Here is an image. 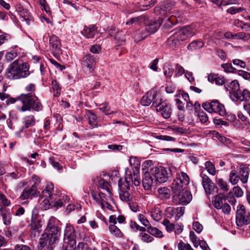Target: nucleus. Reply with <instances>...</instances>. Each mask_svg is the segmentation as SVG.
<instances>
[{"instance_id":"0eeeda50","label":"nucleus","mask_w":250,"mask_h":250,"mask_svg":"<svg viewBox=\"0 0 250 250\" xmlns=\"http://www.w3.org/2000/svg\"><path fill=\"white\" fill-rule=\"evenodd\" d=\"M235 220L237 226L240 227L250 223V212L244 206L239 205L237 206Z\"/></svg>"},{"instance_id":"c85d7f7f","label":"nucleus","mask_w":250,"mask_h":250,"mask_svg":"<svg viewBox=\"0 0 250 250\" xmlns=\"http://www.w3.org/2000/svg\"><path fill=\"white\" fill-rule=\"evenodd\" d=\"M149 213L152 218L156 221H159L162 218V211L158 207L152 208L150 209Z\"/></svg>"},{"instance_id":"a878e982","label":"nucleus","mask_w":250,"mask_h":250,"mask_svg":"<svg viewBox=\"0 0 250 250\" xmlns=\"http://www.w3.org/2000/svg\"><path fill=\"white\" fill-rule=\"evenodd\" d=\"M22 123L24 128H28L34 126L36 124V119L33 115H28L22 119Z\"/></svg>"},{"instance_id":"4468645a","label":"nucleus","mask_w":250,"mask_h":250,"mask_svg":"<svg viewBox=\"0 0 250 250\" xmlns=\"http://www.w3.org/2000/svg\"><path fill=\"white\" fill-rule=\"evenodd\" d=\"M82 65L83 70L87 74L91 73L95 68L96 60L94 56L91 54L85 55L83 59Z\"/></svg>"},{"instance_id":"1a4fd4ad","label":"nucleus","mask_w":250,"mask_h":250,"mask_svg":"<svg viewBox=\"0 0 250 250\" xmlns=\"http://www.w3.org/2000/svg\"><path fill=\"white\" fill-rule=\"evenodd\" d=\"M163 23V20L162 18H158L157 20L152 19L147 23L145 21L144 22L146 24L145 31L143 32L140 39L138 41L144 40L148 35L156 32Z\"/></svg>"},{"instance_id":"b1692460","label":"nucleus","mask_w":250,"mask_h":250,"mask_svg":"<svg viewBox=\"0 0 250 250\" xmlns=\"http://www.w3.org/2000/svg\"><path fill=\"white\" fill-rule=\"evenodd\" d=\"M97 33V27L94 25L85 26L82 31V34L87 38H93Z\"/></svg>"},{"instance_id":"58836bf2","label":"nucleus","mask_w":250,"mask_h":250,"mask_svg":"<svg viewBox=\"0 0 250 250\" xmlns=\"http://www.w3.org/2000/svg\"><path fill=\"white\" fill-rule=\"evenodd\" d=\"M204 43L202 41L192 42L188 46V49L189 50H197L202 48Z\"/></svg>"},{"instance_id":"49530a36","label":"nucleus","mask_w":250,"mask_h":250,"mask_svg":"<svg viewBox=\"0 0 250 250\" xmlns=\"http://www.w3.org/2000/svg\"><path fill=\"white\" fill-rule=\"evenodd\" d=\"M98 185L101 188L106 189L107 191V192H108L109 195L110 196H111L112 193L109 190V186H109V183L105 181L104 179H100L99 181Z\"/></svg>"},{"instance_id":"6e6d98bb","label":"nucleus","mask_w":250,"mask_h":250,"mask_svg":"<svg viewBox=\"0 0 250 250\" xmlns=\"http://www.w3.org/2000/svg\"><path fill=\"white\" fill-rule=\"evenodd\" d=\"M221 67L224 69V71L227 73H233L236 71L235 68L229 63L222 64Z\"/></svg>"},{"instance_id":"423d86ee","label":"nucleus","mask_w":250,"mask_h":250,"mask_svg":"<svg viewBox=\"0 0 250 250\" xmlns=\"http://www.w3.org/2000/svg\"><path fill=\"white\" fill-rule=\"evenodd\" d=\"M173 173H176V178L171 186L173 192L180 191L183 188H186L190 182L188 175L183 171H179L177 169Z\"/></svg>"},{"instance_id":"4be33fe9","label":"nucleus","mask_w":250,"mask_h":250,"mask_svg":"<svg viewBox=\"0 0 250 250\" xmlns=\"http://www.w3.org/2000/svg\"><path fill=\"white\" fill-rule=\"evenodd\" d=\"M91 194L96 203L100 205L102 208H104V202L107 200L105 194L102 192H98L94 190H91Z\"/></svg>"},{"instance_id":"79ce46f5","label":"nucleus","mask_w":250,"mask_h":250,"mask_svg":"<svg viewBox=\"0 0 250 250\" xmlns=\"http://www.w3.org/2000/svg\"><path fill=\"white\" fill-rule=\"evenodd\" d=\"M114 39L117 41L119 45L123 44L125 41V34L122 32V31H121L119 30H118L117 32L116 33Z\"/></svg>"},{"instance_id":"473e14b6","label":"nucleus","mask_w":250,"mask_h":250,"mask_svg":"<svg viewBox=\"0 0 250 250\" xmlns=\"http://www.w3.org/2000/svg\"><path fill=\"white\" fill-rule=\"evenodd\" d=\"M239 90V84L237 81H232L229 83V88H227V91H229L230 98L231 94L233 93V92L237 93Z\"/></svg>"},{"instance_id":"cd10ccee","label":"nucleus","mask_w":250,"mask_h":250,"mask_svg":"<svg viewBox=\"0 0 250 250\" xmlns=\"http://www.w3.org/2000/svg\"><path fill=\"white\" fill-rule=\"evenodd\" d=\"M148 17L146 15H143L137 17L131 18L128 21L126 22V25H140L147 21Z\"/></svg>"},{"instance_id":"09e8293b","label":"nucleus","mask_w":250,"mask_h":250,"mask_svg":"<svg viewBox=\"0 0 250 250\" xmlns=\"http://www.w3.org/2000/svg\"><path fill=\"white\" fill-rule=\"evenodd\" d=\"M130 227L133 231H137L138 230L145 232L146 231V229L145 227H141L137 223L134 221H130Z\"/></svg>"},{"instance_id":"f8f14e48","label":"nucleus","mask_w":250,"mask_h":250,"mask_svg":"<svg viewBox=\"0 0 250 250\" xmlns=\"http://www.w3.org/2000/svg\"><path fill=\"white\" fill-rule=\"evenodd\" d=\"M183 188L181 190L176 191L174 195L173 196V202L176 204H187L191 200V195L188 191L184 190Z\"/></svg>"},{"instance_id":"c756f323","label":"nucleus","mask_w":250,"mask_h":250,"mask_svg":"<svg viewBox=\"0 0 250 250\" xmlns=\"http://www.w3.org/2000/svg\"><path fill=\"white\" fill-rule=\"evenodd\" d=\"M208 78L209 82L212 83H215L217 85H223L225 82L224 77L213 73L209 74Z\"/></svg>"},{"instance_id":"ddd939ff","label":"nucleus","mask_w":250,"mask_h":250,"mask_svg":"<svg viewBox=\"0 0 250 250\" xmlns=\"http://www.w3.org/2000/svg\"><path fill=\"white\" fill-rule=\"evenodd\" d=\"M161 95L155 89L148 91L142 98L141 103L144 106H148L152 103V106L154 108L153 103L160 100Z\"/></svg>"},{"instance_id":"5fc2aeb1","label":"nucleus","mask_w":250,"mask_h":250,"mask_svg":"<svg viewBox=\"0 0 250 250\" xmlns=\"http://www.w3.org/2000/svg\"><path fill=\"white\" fill-rule=\"evenodd\" d=\"M42 225L41 224L40 220H36L32 215L31 219V226L32 229L38 230L39 229Z\"/></svg>"},{"instance_id":"3c124183","label":"nucleus","mask_w":250,"mask_h":250,"mask_svg":"<svg viewBox=\"0 0 250 250\" xmlns=\"http://www.w3.org/2000/svg\"><path fill=\"white\" fill-rule=\"evenodd\" d=\"M162 224L166 227L167 230L168 232L173 231L175 228V225L171 223L167 219H165L163 220Z\"/></svg>"},{"instance_id":"a19ab883","label":"nucleus","mask_w":250,"mask_h":250,"mask_svg":"<svg viewBox=\"0 0 250 250\" xmlns=\"http://www.w3.org/2000/svg\"><path fill=\"white\" fill-rule=\"evenodd\" d=\"M147 230L149 234L155 236V237H162L163 236L162 232L156 228L148 227Z\"/></svg>"},{"instance_id":"2eb2a0df","label":"nucleus","mask_w":250,"mask_h":250,"mask_svg":"<svg viewBox=\"0 0 250 250\" xmlns=\"http://www.w3.org/2000/svg\"><path fill=\"white\" fill-rule=\"evenodd\" d=\"M40 192L38 190L37 186L35 184L30 188H25L20 195V198L21 200L31 199L33 197L38 196Z\"/></svg>"},{"instance_id":"a18cd8bd","label":"nucleus","mask_w":250,"mask_h":250,"mask_svg":"<svg viewBox=\"0 0 250 250\" xmlns=\"http://www.w3.org/2000/svg\"><path fill=\"white\" fill-rule=\"evenodd\" d=\"M11 205L10 201L0 191V207H9Z\"/></svg>"},{"instance_id":"6e6552de","label":"nucleus","mask_w":250,"mask_h":250,"mask_svg":"<svg viewBox=\"0 0 250 250\" xmlns=\"http://www.w3.org/2000/svg\"><path fill=\"white\" fill-rule=\"evenodd\" d=\"M175 170H176L175 167H171L168 169L162 167H156L154 173L155 181L159 183L167 182Z\"/></svg>"},{"instance_id":"7ed1b4c3","label":"nucleus","mask_w":250,"mask_h":250,"mask_svg":"<svg viewBox=\"0 0 250 250\" xmlns=\"http://www.w3.org/2000/svg\"><path fill=\"white\" fill-rule=\"evenodd\" d=\"M29 69L28 63H20L18 61H15L7 68L6 76L11 80L24 78L30 74Z\"/></svg>"},{"instance_id":"a211bd4d","label":"nucleus","mask_w":250,"mask_h":250,"mask_svg":"<svg viewBox=\"0 0 250 250\" xmlns=\"http://www.w3.org/2000/svg\"><path fill=\"white\" fill-rule=\"evenodd\" d=\"M202 184L207 194L212 193L214 184L208 176L204 175L202 177Z\"/></svg>"},{"instance_id":"69168bd1","label":"nucleus","mask_w":250,"mask_h":250,"mask_svg":"<svg viewBox=\"0 0 250 250\" xmlns=\"http://www.w3.org/2000/svg\"><path fill=\"white\" fill-rule=\"evenodd\" d=\"M234 65L238 67L244 68L246 67V63L245 62L239 59H234L232 61Z\"/></svg>"},{"instance_id":"c03bdc74","label":"nucleus","mask_w":250,"mask_h":250,"mask_svg":"<svg viewBox=\"0 0 250 250\" xmlns=\"http://www.w3.org/2000/svg\"><path fill=\"white\" fill-rule=\"evenodd\" d=\"M205 167L209 174L212 175H214L216 174L215 166L211 162H206L205 164Z\"/></svg>"},{"instance_id":"ea45409f","label":"nucleus","mask_w":250,"mask_h":250,"mask_svg":"<svg viewBox=\"0 0 250 250\" xmlns=\"http://www.w3.org/2000/svg\"><path fill=\"white\" fill-rule=\"evenodd\" d=\"M18 120V116L14 111H11L9 113V118L7 120V124L10 129L13 128V121H16Z\"/></svg>"},{"instance_id":"72a5a7b5","label":"nucleus","mask_w":250,"mask_h":250,"mask_svg":"<svg viewBox=\"0 0 250 250\" xmlns=\"http://www.w3.org/2000/svg\"><path fill=\"white\" fill-rule=\"evenodd\" d=\"M216 183L224 192H227L229 191V187L226 181L222 178H216Z\"/></svg>"},{"instance_id":"680f3d73","label":"nucleus","mask_w":250,"mask_h":250,"mask_svg":"<svg viewBox=\"0 0 250 250\" xmlns=\"http://www.w3.org/2000/svg\"><path fill=\"white\" fill-rule=\"evenodd\" d=\"M237 116L240 120L244 122V125L248 126V128H249L250 126V122L248 118L241 112H239Z\"/></svg>"},{"instance_id":"c9c22d12","label":"nucleus","mask_w":250,"mask_h":250,"mask_svg":"<svg viewBox=\"0 0 250 250\" xmlns=\"http://www.w3.org/2000/svg\"><path fill=\"white\" fill-rule=\"evenodd\" d=\"M229 181L230 183L234 185L239 181L238 172L235 170H232L229 174Z\"/></svg>"},{"instance_id":"052dcab7","label":"nucleus","mask_w":250,"mask_h":250,"mask_svg":"<svg viewBox=\"0 0 250 250\" xmlns=\"http://www.w3.org/2000/svg\"><path fill=\"white\" fill-rule=\"evenodd\" d=\"M48 243H49V240L47 237V235H46V236H45V235H42V237L40 239V247L41 248H43L45 246H47Z\"/></svg>"},{"instance_id":"412c9836","label":"nucleus","mask_w":250,"mask_h":250,"mask_svg":"<svg viewBox=\"0 0 250 250\" xmlns=\"http://www.w3.org/2000/svg\"><path fill=\"white\" fill-rule=\"evenodd\" d=\"M50 47L54 53H59L61 50V42L59 38L55 35H52L49 39Z\"/></svg>"},{"instance_id":"f704fd0d","label":"nucleus","mask_w":250,"mask_h":250,"mask_svg":"<svg viewBox=\"0 0 250 250\" xmlns=\"http://www.w3.org/2000/svg\"><path fill=\"white\" fill-rule=\"evenodd\" d=\"M109 230L110 233L117 237L121 238L123 236V233L120 229L114 224L109 226Z\"/></svg>"},{"instance_id":"bb28decb","label":"nucleus","mask_w":250,"mask_h":250,"mask_svg":"<svg viewBox=\"0 0 250 250\" xmlns=\"http://www.w3.org/2000/svg\"><path fill=\"white\" fill-rule=\"evenodd\" d=\"M212 112L217 113L221 116H224L225 115L226 111L224 106L218 101H212Z\"/></svg>"},{"instance_id":"393cba45","label":"nucleus","mask_w":250,"mask_h":250,"mask_svg":"<svg viewBox=\"0 0 250 250\" xmlns=\"http://www.w3.org/2000/svg\"><path fill=\"white\" fill-rule=\"evenodd\" d=\"M153 183V180L150 174L148 172H145L142 180L144 188L146 190H150Z\"/></svg>"},{"instance_id":"4c0bfd02","label":"nucleus","mask_w":250,"mask_h":250,"mask_svg":"<svg viewBox=\"0 0 250 250\" xmlns=\"http://www.w3.org/2000/svg\"><path fill=\"white\" fill-rule=\"evenodd\" d=\"M51 86L53 90L54 96L55 97L60 96L61 92V87L56 80H54L52 81Z\"/></svg>"},{"instance_id":"20e7f679","label":"nucleus","mask_w":250,"mask_h":250,"mask_svg":"<svg viewBox=\"0 0 250 250\" xmlns=\"http://www.w3.org/2000/svg\"><path fill=\"white\" fill-rule=\"evenodd\" d=\"M17 100L22 103V105L20 110L21 112L30 111L31 110L39 111L42 109V104L35 94H21L18 97Z\"/></svg>"},{"instance_id":"2f4dec72","label":"nucleus","mask_w":250,"mask_h":250,"mask_svg":"<svg viewBox=\"0 0 250 250\" xmlns=\"http://www.w3.org/2000/svg\"><path fill=\"white\" fill-rule=\"evenodd\" d=\"M54 196L52 198L44 197L41 201V205L42 207L45 210L53 207V203L54 201Z\"/></svg>"},{"instance_id":"f257e3e1","label":"nucleus","mask_w":250,"mask_h":250,"mask_svg":"<svg viewBox=\"0 0 250 250\" xmlns=\"http://www.w3.org/2000/svg\"><path fill=\"white\" fill-rule=\"evenodd\" d=\"M140 183V178L138 171H133L128 175L126 174L124 182H123L120 179L118 180V186L119 196L121 200L126 202H130L133 198L131 194V186L134 185L135 186H138Z\"/></svg>"},{"instance_id":"dca6fc26","label":"nucleus","mask_w":250,"mask_h":250,"mask_svg":"<svg viewBox=\"0 0 250 250\" xmlns=\"http://www.w3.org/2000/svg\"><path fill=\"white\" fill-rule=\"evenodd\" d=\"M76 234L74 227L70 225H67L64 230V243H76Z\"/></svg>"},{"instance_id":"4d7b16f0","label":"nucleus","mask_w":250,"mask_h":250,"mask_svg":"<svg viewBox=\"0 0 250 250\" xmlns=\"http://www.w3.org/2000/svg\"><path fill=\"white\" fill-rule=\"evenodd\" d=\"M178 250H194L191 246L188 243H185L182 241L178 244Z\"/></svg>"},{"instance_id":"37998d69","label":"nucleus","mask_w":250,"mask_h":250,"mask_svg":"<svg viewBox=\"0 0 250 250\" xmlns=\"http://www.w3.org/2000/svg\"><path fill=\"white\" fill-rule=\"evenodd\" d=\"M215 137L219 140L220 142L224 144L225 145H229L231 143V140L223 136H222L218 132H215Z\"/></svg>"},{"instance_id":"7c9ffc66","label":"nucleus","mask_w":250,"mask_h":250,"mask_svg":"<svg viewBox=\"0 0 250 250\" xmlns=\"http://www.w3.org/2000/svg\"><path fill=\"white\" fill-rule=\"evenodd\" d=\"M162 19L163 22H164V27L165 28H170L177 22L176 18L173 16L169 17L166 16L165 18Z\"/></svg>"},{"instance_id":"e2e57ef3","label":"nucleus","mask_w":250,"mask_h":250,"mask_svg":"<svg viewBox=\"0 0 250 250\" xmlns=\"http://www.w3.org/2000/svg\"><path fill=\"white\" fill-rule=\"evenodd\" d=\"M185 73L184 68L179 64H176L175 65V77H179L181 76Z\"/></svg>"},{"instance_id":"9d476101","label":"nucleus","mask_w":250,"mask_h":250,"mask_svg":"<svg viewBox=\"0 0 250 250\" xmlns=\"http://www.w3.org/2000/svg\"><path fill=\"white\" fill-rule=\"evenodd\" d=\"M226 196L223 194L217 195L212 201L213 205L217 209H222V212L229 214L231 210L230 205L226 202Z\"/></svg>"},{"instance_id":"de8ad7c7","label":"nucleus","mask_w":250,"mask_h":250,"mask_svg":"<svg viewBox=\"0 0 250 250\" xmlns=\"http://www.w3.org/2000/svg\"><path fill=\"white\" fill-rule=\"evenodd\" d=\"M250 38V35L249 33H246L244 32H240L237 34H234L233 36V39L239 40L241 39L244 41H247Z\"/></svg>"},{"instance_id":"603ef678","label":"nucleus","mask_w":250,"mask_h":250,"mask_svg":"<svg viewBox=\"0 0 250 250\" xmlns=\"http://www.w3.org/2000/svg\"><path fill=\"white\" fill-rule=\"evenodd\" d=\"M139 236L141 238V240L144 242L146 243L151 242L153 239V238L149 235V234L145 233L144 232H142L140 233Z\"/></svg>"},{"instance_id":"9b49d317","label":"nucleus","mask_w":250,"mask_h":250,"mask_svg":"<svg viewBox=\"0 0 250 250\" xmlns=\"http://www.w3.org/2000/svg\"><path fill=\"white\" fill-rule=\"evenodd\" d=\"M153 104L156 111L160 112L164 118L167 119L170 117L172 112L171 105L167 101H163L161 97L160 101L153 103Z\"/></svg>"},{"instance_id":"774afa93","label":"nucleus","mask_w":250,"mask_h":250,"mask_svg":"<svg viewBox=\"0 0 250 250\" xmlns=\"http://www.w3.org/2000/svg\"><path fill=\"white\" fill-rule=\"evenodd\" d=\"M233 192L235 196L237 197H242L243 195V191L242 188L238 186L233 188Z\"/></svg>"},{"instance_id":"13d9d810","label":"nucleus","mask_w":250,"mask_h":250,"mask_svg":"<svg viewBox=\"0 0 250 250\" xmlns=\"http://www.w3.org/2000/svg\"><path fill=\"white\" fill-rule=\"evenodd\" d=\"M245 11V9L242 7H231L227 10V12L230 14H235L238 13H240Z\"/></svg>"},{"instance_id":"5701e85b","label":"nucleus","mask_w":250,"mask_h":250,"mask_svg":"<svg viewBox=\"0 0 250 250\" xmlns=\"http://www.w3.org/2000/svg\"><path fill=\"white\" fill-rule=\"evenodd\" d=\"M250 169L249 167L241 166L238 173L239 180L241 181L243 184H246L248 182L249 177Z\"/></svg>"},{"instance_id":"aec40b11","label":"nucleus","mask_w":250,"mask_h":250,"mask_svg":"<svg viewBox=\"0 0 250 250\" xmlns=\"http://www.w3.org/2000/svg\"><path fill=\"white\" fill-rule=\"evenodd\" d=\"M156 195L158 199L161 200H167L170 197V190L167 187H160L157 189Z\"/></svg>"},{"instance_id":"e433bc0d","label":"nucleus","mask_w":250,"mask_h":250,"mask_svg":"<svg viewBox=\"0 0 250 250\" xmlns=\"http://www.w3.org/2000/svg\"><path fill=\"white\" fill-rule=\"evenodd\" d=\"M234 102L237 101H245V97L243 95V91L242 92L240 90L237 93L233 92L231 95V98Z\"/></svg>"},{"instance_id":"8fccbe9b","label":"nucleus","mask_w":250,"mask_h":250,"mask_svg":"<svg viewBox=\"0 0 250 250\" xmlns=\"http://www.w3.org/2000/svg\"><path fill=\"white\" fill-rule=\"evenodd\" d=\"M20 16L22 21H25L27 24H30V19L29 18V14L28 11L26 9H23L20 12Z\"/></svg>"},{"instance_id":"bf43d9fd","label":"nucleus","mask_w":250,"mask_h":250,"mask_svg":"<svg viewBox=\"0 0 250 250\" xmlns=\"http://www.w3.org/2000/svg\"><path fill=\"white\" fill-rule=\"evenodd\" d=\"M89 124L94 128L97 126V117L95 114L90 113L89 116Z\"/></svg>"},{"instance_id":"39448f33","label":"nucleus","mask_w":250,"mask_h":250,"mask_svg":"<svg viewBox=\"0 0 250 250\" xmlns=\"http://www.w3.org/2000/svg\"><path fill=\"white\" fill-rule=\"evenodd\" d=\"M49 246H53L59 240L61 229L59 226V221L54 217H51L48 220L46 229Z\"/></svg>"},{"instance_id":"0e129e2a","label":"nucleus","mask_w":250,"mask_h":250,"mask_svg":"<svg viewBox=\"0 0 250 250\" xmlns=\"http://www.w3.org/2000/svg\"><path fill=\"white\" fill-rule=\"evenodd\" d=\"M138 218L141 223L145 227H147L149 225V221L142 214H139L138 216Z\"/></svg>"},{"instance_id":"f03ea898","label":"nucleus","mask_w":250,"mask_h":250,"mask_svg":"<svg viewBox=\"0 0 250 250\" xmlns=\"http://www.w3.org/2000/svg\"><path fill=\"white\" fill-rule=\"evenodd\" d=\"M196 30L192 26H186L175 30L167 40L171 47H176L181 44V42L187 40L195 34Z\"/></svg>"},{"instance_id":"864d4df0","label":"nucleus","mask_w":250,"mask_h":250,"mask_svg":"<svg viewBox=\"0 0 250 250\" xmlns=\"http://www.w3.org/2000/svg\"><path fill=\"white\" fill-rule=\"evenodd\" d=\"M81 208V206L80 204H69L66 208V211L70 213L71 211L75 210H79Z\"/></svg>"},{"instance_id":"f3484780","label":"nucleus","mask_w":250,"mask_h":250,"mask_svg":"<svg viewBox=\"0 0 250 250\" xmlns=\"http://www.w3.org/2000/svg\"><path fill=\"white\" fill-rule=\"evenodd\" d=\"M57 195L54 190L53 184L52 183H47L45 188L42 192L40 199L42 200L44 197L51 198L52 196H54V199H55Z\"/></svg>"},{"instance_id":"6ab92c4d","label":"nucleus","mask_w":250,"mask_h":250,"mask_svg":"<svg viewBox=\"0 0 250 250\" xmlns=\"http://www.w3.org/2000/svg\"><path fill=\"white\" fill-rule=\"evenodd\" d=\"M0 215L1 216L2 221L5 225L9 226L11 223L12 214L9 209L4 207H0Z\"/></svg>"},{"instance_id":"338daca9","label":"nucleus","mask_w":250,"mask_h":250,"mask_svg":"<svg viewBox=\"0 0 250 250\" xmlns=\"http://www.w3.org/2000/svg\"><path fill=\"white\" fill-rule=\"evenodd\" d=\"M76 244L71 243H64L62 250H76Z\"/></svg>"}]
</instances>
